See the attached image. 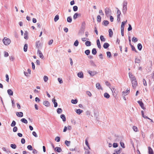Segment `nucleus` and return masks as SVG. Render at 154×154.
<instances>
[{
  "mask_svg": "<svg viewBox=\"0 0 154 154\" xmlns=\"http://www.w3.org/2000/svg\"><path fill=\"white\" fill-rule=\"evenodd\" d=\"M3 42L4 44L5 45H9L11 42L10 39L6 37L4 38L3 40Z\"/></svg>",
  "mask_w": 154,
  "mask_h": 154,
  "instance_id": "f257e3e1",
  "label": "nucleus"
},
{
  "mask_svg": "<svg viewBox=\"0 0 154 154\" xmlns=\"http://www.w3.org/2000/svg\"><path fill=\"white\" fill-rule=\"evenodd\" d=\"M132 86L134 89H135L137 85V83L136 79L131 81Z\"/></svg>",
  "mask_w": 154,
  "mask_h": 154,
  "instance_id": "f03ea898",
  "label": "nucleus"
},
{
  "mask_svg": "<svg viewBox=\"0 0 154 154\" xmlns=\"http://www.w3.org/2000/svg\"><path fill=\"white\" fill-rule=\"evenodd\" d=\"M112 93H113V95L114 97H116L118 93V92L115 88H112L111 89Z\"/></svg>",
  "mask_w": 154,
  "mask_h": 154,
  "instance_id": "7ed1b4c3",
  "label": "nucleus"
},
{
  "mask_svg": "<svg viewBox=\"0 0 154 154\" xmlns=\"http://www.w3.org/2000/svg\"><path fill=\"white\" fill-rule=\"evenodd\" d=\"M105 11L106 15L107 16L109 15L110 14V13L111 12V11L110 9L108 8H106L105 9Z\"/></svg>",
  "mask_w": 154,
  "mask_h": 154,
  "instance_id": "20e7f679",
  "label": "nucleus"
},
{
  "mask_svg": "<svg viewBox=\"0 0 154 154\" xmlns=\"http://www.w3.org/2000/svg\"><path fill=\"white\" fill-rule=\"evenodd\" d=\"M128 74L129 78L131 81L133 80H134L136 79L135 76L133 75L132 73L129 72Z\"/></svg>",
  "mask_w": 154,
  "mask_h": 154,
  "instance_id": "39448f33",
  "label": "nucleus"
},
{
  "mask_svg": "<svg viewBox=\"0 0 154 154\" xmlns=\"http://www.w3.org/2000/svg\"><path fill=\"white\" fill-rule=\"evenodd\" d=\"M37 54L39 55V57L40 58L42 59H43L44 58V56L39 49H38L37 50Z\"/></svg>",
  "mask_w": 154,
  "mask_h": 154,
  "instance_id": "423d86ee",
  "label": "nucleus"
},
{
  "mask_svg": "<svg viewBox=\"0 0 154 154\" xmlns=\"http://www.w3.org/2000/svg\"><path fill=\"white\" fill-rule=\"evenodd\" d=\"M137 103L142 109H145V108L144 106V104L141 101L139 100L137 101Z\"/></svg>",
  "mask_w": 154,
  "mask_h": 154,
  "instance_id": "0eeeda50",
  "label": "nucleus"
},
{
  "mask_svg": "<svg viewBox=\"0 0 154 154\" xmlns=\"http://www.w3.org/2000/svg\"><path fill=\"white\" fill-rule=\"evenodd\" d=\"M88 73L90 74L91 76H92L94 75H96L97 73L95 71H88Z\"/></svg>",
  "mask_w": 154,
  "mask_h": 154,
  "instance_id": "6e6552de",
  "label": "nucleus"
},
{
  "mask_svg": "<svg viewBox=\"0 0 154 154\" xmlns=\"http://www.w3.org/2000/svg\"><path fill=\"white\" fill-rule=\"evenodd\" d=\"M35 46L38 49H39L40 47L41 46V43L40 42V41H37L35 43Z\"/></svg>",
  "mask_w": 154,
  "mask_h": 154,
  "instance_id": "1a4fd4ad",
  "label": "nucleus"
},
{
  "mask_svg": "<svg viewBox=\"0 0 154 154\" xmlns=\"http://www.w3.org/2000/svg\"><path fill=\"white\" fill-rule=\"evenodd\" d=\"M52 101L54 104V107H56L57 106V103L56 102V100L54 98L52 99Z\"/></svg>",
  "mask_w": 154,
  "mask_h": 154,
  "instance_id": "9d476101",
  "label": "nucleus"
},
{
  "mask_svg": "<svg viewBox=\"0 0 154 154\" xmlns=\"http://www.w3.org/2000/svg\"><path fill=\"white\" fill-rule=\"evenodd\" d=\"M16 114L17 116L20 117H21L23 116V114L22 112H17Z\"/></svg>",
  "mask_w": 154,
  "mask_h": 154,
  "instance_id": "9b49d317",
  "label": "nucleus"
},
{
  "mask_svg": "<svg viewBox=\"0 0 154 154\" xmlns=\"http://www.w3.org/2000/svg\"><path fill=\"white\" fill-rule=\"evenodd\" d=\"M43 104L46 106H49L50 105V103L49 102L47 101H45L43 102Z\"/></svg>",
  "mask_w": 154,
  "mask_h": 154,
  "instance_id": "f8f14e48",
  "label": "nucleus"
},
{
  "mask_svg": "<svg viewBox=\"0 0 154 154\" xmlns=\"http://www.w3.org/2000/svg\"><path fill=\"white\" fill-rule=\"evenodd\" d=\"M127 10V6H123V9L122 10V12L124 14H125L126 13V11Z\"/></svg>",
  "mask_w": 154,
  "mask_h": 154,
  "instance_id": "ddd939ff",
  "label": "nucleus"
},
{
  "mask_svg": "<svg viewBox=\"0 0 154 154\" xmlns=\"http://www.w3.org/2000/svg\"><path fill=\"white\" fill-rule=\"evenodd\" d=\"M78 76L79 77L81 78H83L84 77L83 72H81L78 73Z\"/></svg>",
  "mask_w": 154,
  "mask_h": 154,
  "instance_id": "4468645a",
  "label": "nucleus"
},
{
  "mask_svg": "<svg viewBox=\"0 0 154 154\" xmlns=\"http://www.w3.org/2000/svg\"><path fill=\"white\" fill-rule=\"evenodd\" d=\"M7 92L9 95L12 96L13 95V92L11 89H8L7 90Z\"/></svg>",
  "mask_w": 154,
  "mask_h": 154,
  "instance_id": "2eb2a0df",
  "label": "nucleus"
},
{
  "mask_svg": "<svg viewBox=\"0 0 154 154\" xmlns=\"http://www.w3.org/2000/svg\"><path fill=\"white\" fill-rule=\"evenodd\" d=\"M96 87L98 89H102V88L100 84L99 83H97L96 84Z\"/></svg>",
  "mask_w": 154,
  "mask_h": 154,
  "instance_id": "dca6fc26",
  "label": "nucleus"
},
{
  "mask_svg": "<svg viewBox=\"0 0 154 154\" xmlns=\"http://www.w3.org/2000/svg\"><path fill=\"white\" fill-rule=\"evenodd\" d=\"M130 92V89H129L128 90V89H127V90H126L125 91H123L122 92V95L123 96H125L126 95L125 94L126 93L128 94Z\"/></svg>",
  "mask_w": 154,
  "mask_h": 154,
  "instance_id": "f3484780",
  "label": "nucleus"
},
{
  "mask_svg": "<svg viewBox=\"0 0 154 154\" xmlns=\"http://www.w3.org/2000/svg\"><path fill=\"white\" fill-rule=\"evenodd\" d=\"M55 150L58 152H60L62 151V149L61 148L58 147H56L55 149Z\"/></svg>",
  "mask_w": 154,
  "mask_h": 154,
  "instance_id": "a211bd4d",
  "label": "nucleus"
},
{
  "mask_svg": "<svg viewBox=\"0 0 154 154\" xmlns=\"http://www.w3.org/2000/svg\"><path fill=\"white\" fill-rule=\"evenodd\" d=\"M148 150L149 154H153V150L151 147H148Z\"/></svg>",
  "mask_w": 154,
  "mask_h": 154,
  "instance_id": "6ab92c4d",
  "label": "nucleus"
},
{
  "mask_svg": "<svg viewBox=\"0 0 154 154\" xmlns=\"http://www.w3.org/2000/svg\"><path fill=\"white\" fill-rule=\"evenodd\" d=\"M60 118L62 119L63 122H65L66 121V118L64 114H62L60 116Z\"/></svg>",
  "mask_w": 154,
  "mask_h": 154,
  "instance_id": "aec40b11",
  "label": "nucleus"
},
{
  "mask_svg": "<svg viewBox=\"0 0 154 154\" xmlns=\"http://www.w3.org/2000/svg\"><path fill=\"white\" fill-rule=\"evenodd\" d=\"M109 36L110 37H112L113 35V32L111 29H109Z\"/></svg>",
  "mask_w": 154,
  "mask_h": 154,
  "instance_id": "412c9836",
  "label": "nucleus"
},
{
  "mask_svg": "<svg viewBox=\"0 0 154 154\" xmlns=\"http://www.w3.org/2000/svg\"><path fill=\"white\" fill-rule=\"evenodd\" d=\"M109 46V45L108 43H105L103 44V47L105 49H106Z\"/></svg>",
  "mask_w": 154,
  "mask_h": 154,
  "instance_id": "4be33fe9",
  "label": "nucleus"
},
{
  "mask_svg": "<svg viewBox=\"0 0 154 154\" xmlns=\"http://www.w3.org/2000/svg\"><path fill=\"white\" fill-rule=\"evenodd\" d=\"M97 43L98 48H101V46L100 45V40L99 39L97 40Z\"/></svg>",
  "mask_w": 154,
  "mask_h": 154,
  "instance_id": "5701e85b",
  "label": "nucleus"
},
{
  "mask_svg": "<svg viewBox=\"0 0 154 154\" xmlns=\"http://www.w3.org/2000/svg\"><path fill=\"white\" fill-rule=\"evenodd\" d=\"M142 46L141 44L139 43L138 44L137 48L139 50L141 51L142 49Z\"/></svg>",
  "mask_w": 154,
  "mask_h": 154,
  "instance_id": "b1692460",
  "label": "nucleus"
},
{
  "mask_svg": "<svg viewBox=\"0 0 154 154\" xmlns=\"http://www.w3.org/2000/svg\"><path fill=\"white\" fill-rule=\"evenodd\" d=\"M20 121L21 122L27 124L28 123L27 121L25 118L22 119Z\"/></svg>",
  "mask_w": 154,
  "mask_h": 154,
  "instance_id": "393cba45",
  "label": "nucleus"
},
{
  "mask_svg": "<svg viewBox=\"0 0 154 154\" xmlns=\"http://www.w3.org/2000/svg\"><path fill=\"white\" fill-rule=\"evenodd\" d=\"M85 45L87 46H90L91 45V43L90 42L88 41L85 42Z\"/></svg>",
  "mask_w": 154,
  "mask_h": 154,
  "instance_id": "a878e982",
  "label": "nucleus"
},
{
  "mask_svg": "<svg viewBox=\"0 0 154 154\" xmlns=\"http://www.w3.org/2000/svg\"><path fill=\"white\" fill-rule=\"evenodd\" d=\"M82 112L83 110L80 109H76V112L79 114H80Z\"/></svg>",
  "mask_w": 154,
  "mask_h": 154,
  "instance_id": "bb28decb",
  "label": "nucleus"
},
{
  "mask_svg": "<svg viewBox=\"0 0 154 154\" xmlns=\"http://www.w3.org/2000/svg\"><path fill=\"white\" fill-rule=\"evenodd\" d=\"M27 48H28V45L26 44H25L24 45V48H23L24 51L25 52H26L27 51Z\"/></svg>",
  "mask_w": 154,
  "mask_h": 154,
  "instance_id": "cd10ccee",
  "label": "nucleus"
},
{
  "mask_svg": "<svg viewBox=\"0 0 154 154\" xmlns=\"http://www.w3.org/2000/svg\"><path fill=\"white\" fill-rule=\"evenodd\" d=\"M97 53V51L96 49L95 48H93L92 51V54L94 55H95Z\"/></svg>",
  "mask_w": 154,
  "mask_h": 154,
  "instance_id": "c85d7f7f",
  "label": "nucleus"
},
{
  "mask_svg": "<svg viewBox=\"0 0 154 154\" xmlns=\"http://www.w3.org/2000/svg\"><path fill=\"white\" fill-rule=\"evenodd\" d=\"M109 23V22L107 20H104L103 22V24L105 26H107Z\"/></svg>",
  "mask_w": 154,
  "mask_h": 154,
  "instance_id": "c756f323",
  "label": "nucleus"
},
{
  "mask_svg": "<svg viewBox=\"0 0 154 154\" xmlns=\"http://www.w3.org/2000/svg\"><path fill=\"white\" fill-rule=\"evenodd\" d=\"M100 39L101 40V41H102V42H104L105 41H106V39L104 37V36L102 35H101L100 36Z\"/></svg>",
  "mask_w": 154,
  "mask_h": 154,
  "instance_id": "7c9ffc66",
  "label": "nucleus"
},
{
  "mask_svg": "<svg viewBox=\"0 0 154 154\" xmlns=\"http://www.w3.org/2000/svg\"><path fill=\"white\" fill-rule=\"evenodd\" d=\"M65 144L67 146H69L70 144V141L66 140L65 142Z\"/></svg>",
  "mask_w": 154,
  "mask_h": 154,
  "instance_id": "2f4dec72",
  "label": "nucleus"
},
{
  "mask_svg": "<svg viewBox=\"0 0 154 154\" xmlns=\"http://www.w3.org/2000/svg\"><path fill=\"white\" fill-rule=\"evenodd\" d=\"M80 15V14H79L77 13H75V14L74 15H73V18L74 19H75L79 15Z\"/></svg>",
  "mask_w": 154,
  "mask_h": 154,
  "instance_id": "473e14b6",
  "label": "nucleus"
},
{
  "mask_svg": "<svg viewBox=\"0 0 154 154\" xmlns=\"http://www.w3.org/2000/svg\"><path fill=\"white\" fill-rule=\"evenodd\" d=\"M104 97L106 98H109L110 97V95L108 93H105L104 94Z\"/></svg>",
  "mask_w": 154,
  "mask_h": 154,
  "instance_id": "72a5a7b5",
  "label": "nucleus"
},
{
  "mask_svg": "<svg viewBox=\"0 0 154 154\" xmlns=\"http://www.w3.org/2000/svg\"><path fill=\"white\" fill-rule=\"evenodd\" d=\"M59 19V17L58 15H57L54 18V21L55 22H57Z\"/></svg>",
  "mask_w": 154,
  "mask_h": 154,
  "instance_id": "f704fd0d",
  "label": "nucleus"
},
{
  "mask_svg": "<svg viewBox=\"0 0 154 154\" xmlns=\"http://www.w3.org/2000/svg\"><path fill=\"white\" fill-rule=\"evenodd\" d=\"M62 112V110L61 108H58L57 109V112L58 114H60Z\"/></svg>",
  "mask_w": 154,
  "mask_h": 154,
  "instance_id": "c9c22d12",
  "label": "nucleus"
},
{
  "mask_svg": "<svg viewBox=\"0 0 154 154\" xmlns=\"http://www.w3.org/2000/svg\"><path fill=\"white\" fill-rule=\"evenodd\" d=\"M67 21L68 22L71 23L72 21V18L71 17H68L67 18Z\"/></svg>",
  "mask_w": 154,
  "mask_h": 154,
  "instance_id": "e433bc0d",
  "label": "nucleus"
},
{
  "mask_svg": "<svg viewBox=\"0 0 154 154\" xmlns=\"http://www.w3.org/2000/svg\"><path fill=\"white\" fill-rule=\"evenodd\" d=\"M85 144L88 146V149H91V148L89 146L88 140L87 139H86V140H85Z\"/></svg>",
  "mask_w": 154,
  "mask_h": 154,
  "instance_id": "4c0bfd02",
  "label": "nucleus"
},
{
  "mask_svg": "<svg viewBox=\"0 0 154 154\" xmlns=\"http://www.w3.org/2000/svg\"><path fill=\"white\" fill-rule=\"evenodd\" d=\"M71 102L72 103L75 104L77 103L78 100L76 99L75 100H72L71 101Z\"/></svg>",
  "mask_w": 154,
  "mask_h": 154,
  "instance_id": "58836bf2",
  "label": "nucleus"
},
{
  "mask_svg": "<svg viewBox=\"0 0 154 154\" xmlns=\"http://www.w3.org/2000/svg\"><path fill=\"white\" fill-rule=\"evenodd\" d=\"M97 21L99 22H100L101 21V17L100 15H98L97 17Z\"/></svg>",
  "mask_w": 154,
  "mask_h": 154,
  "instance_id": "ea45409f",
  "label": "nucleus"
},
{
  "mask_svg": "<svg viewBox=\"0 0 154 154\" xmlns=\"http://www.w3.org/2000/svg\"><path fill=\"white\" fill-rule=\"evenodd\" d=\"M79 42L77 40H76L74 43V45L76 47L77 46L79 45Z\"/></svg>",
  "mask_w": 154,
  "mask_h": 154,
  "instance_id": "a19ab883",
  "label": "nucleus"
},
{
  "mask_svg": "<svg viewBox=\"0 0 154 154\" xmlns=\"http://www.w3.org/2000/svg\"><path fill=\"white\" fill-rule=\"evenodd\" d=\"M133 130L135 132H137L138 131V129L135 126H134L133 127Z\"/></svg>",
  "mask_w": 154,
  "mask_h": 154,
  "instance_id": "79ce46f5",
  "label": "nucleus"
},
{
  "mask_svg": "<svg viewBox=\"0 0 154 154\" xmlns=\"http://www.w3.org/2000/svg\"><path fill=\"white\" fill-rule=\"evenodd\" d=\"M132 40L133 42H136L137 41L138 39L137 38L135 37H133L132 38Z\"/></svg>",
  "mask_w": 154,
  "mask_h": 154,
  "instance_id": "37998d69",
  "label": "nucleus"
},
{
  "mask_svg": "<svg viewBox=\"0 0 154 154\" xmlns=\"http://www.w3.org/2000/svg\"><path fill=\"white\" fill-rule=\"evenodd\" d=\"M140 60L138 58H136L135 59V63H140Z\"/></svg>",
  "mask_w": 154,
  "mask_h": 154,
  "instance_id": "c03bdc74",
  "label": "nucleus"
},
{
  "mask_svg": "<svg viewBox=\"0 0 154 154\" xmlns=\"http://www.w3.org/2000/svg\"><path fill=\"white\" fill-rule=\"evenodd\" d=\"M131 48L132 50L133 51H134L135 52L137 53V51L136 50L135 47L131 45Z\"/></svg>",
  "mask_w": 154,
  "mask_h": 154,
  "instance_id": "a18cd8bd",
  "label": "nucleus"
},
{
  "mask_svg": "<svg viewBox=\"0 0 154 154\" xmlns=\"http://www.w3.org/2000/svg\"><path fill=\"white\" fill-rule=\"evenodd\" d=\"M11 147L13 149H15L17 147V146L15 144H11Z\"/></svg>",
  "mask_w": 154,
  "mask_h": 154,
  "instance_id": "49530a36",
  "label": "nucleus"
},
{
  "mask_svg": "<svg viewBox=\"0 0 154 154\" xmlns=\"http://www.w3.org/2000/svg\"><path fill=\"white\" fill-rule=\"evenodd\" d=\"M106 54L107 57L109 58H110L111 56V52L109 51H108L106 52Z\"/></svg>",
  "mask_w": 154,
  "mask_h": 154,
  "instance_id": "de8ad7c7",
  "label": "nucleus"
},
{
  "mask_svg": "<svg viewBox=\"0 0 154 154\" xmlns=\"http://www.w3.org/2000/svg\"><path fill=\"white\" fill-rule=\"evenodd\" d=\"M48 77L46 75L44 76V80L45 82H47V81L48 80Z\"/></svg>",
  "mask_w": 154,
  "mask_h": 154,
  "instance_id": "09e8293b",
  "label": "nucleus"
},
{
  "mask_svg": "<svg viewBox=\"0 0 154 154\" xmlns=\"http://www.w3.org/2000/svg\"><path fill=\"white\" fill-rule=\"evenodd\" d=\"M27 148L29 150H33L32 147L31 145L28 146H27Z\"/></svg>",
  "mask_w": 154,
  "mask_h": 154,
  "instance_id": "8fccbe9b",
  "label": "nucleus"
},
{
  "mask_svg": "<svg viewBox=\"0 0 154 154\" xmlns=\"http://www.w3.org/2000/svg\"><path fill=\"white\" fill-rule=\"evenodd\" d=\"M85 53L87 55H88L90 53V51L89 50H87L85 51Z\"/></svg>",
  "mask_w": 154,
  "mask_h": 154,
  "instance_id": "3c124183",
  "label": "nucleus"
},
{
  "mask_svg": "<svg viewBox=\"0 0 154 154\" xmlns=\"http://www.w3.org/2000/svg\"><path fill=\"white\" fill-rule=\"evenodd\" d=\"M55 141H56L57 142H59L60 140V138L59 137H56L55 139Z\"/></svg>",
  "mask_w": 154,
  "mask_h": 154,
  "instance_id": "603ef678",
  "label": "nucleus"
},
{
  "mask_svg": "<svg viewBox=\"0 0 154 154\" xmlns=\"http://www.w3.org/2000/svg\"><path fill=\"white\" fill-rule=\"evenodd\" d=\"M16 124V122L14 121H13L12 122V123L11 124V127L14 126Z\"/></svg>",
  "mask_w": 154,
  "mask_h": 154,
  "instance_id": "864d4df0",
  "label": "nucleus"
},
{
  "mask_svg": "<svg viewBox=\"0 0 154 154\" xmlns=\"http://www.w3.org/2000/svg\"><path fill=\"white\" fill-rule=\"evenodd\" d=\"M5 77H6V81L7 82H9V76H8V75L6 74L5 75Z\"/></svg>",
  "mask_w": 154,
  "mask_h": 154,
  "instance_id": "5fc2aeb1",
  "label": "nucleus"
},
{
  "mask_svg": "<svg viewBox=\"0 0 154 154\" xmlns=\"http://www.w3.org/2000/svg\"><path fill=\"white\" fill-rule=\"evenodd\" d=\"M78 7L76 6H75L73 7V10L74 11H76L78 10Z\"/></svg>",
  "mask_w": 154,
  "mask_h": 154,
  "instance_id": "6e6d98bb",
  "label": "nucleus"
},
{
  "mask_svg": "<svg viewBox=\"0 0 154 154\" xmlns=\"http://www.w3.org/2000/svg\"><path fill=\"white\" fill-rule=\"evenodd\" d=\"M129 27L128 28V31H130L132 29V28L131 24H129Z\"/></svg>",
  "mask_w": 154,
  "mask_h": 154,
  "instance_id": "4d7b16f0",
  "label": "nucleus"
},
{
  "mask_svg": "<svg viewBox=\"0 0 154 154\" xmlns=\"http://www.w3.org/2000/svg\"><path fill=\"white\" fill-rule=\"evenodd\" d=\"M113 146L114 148H116L118 146V144L117 143H114L113 144Z\"/></svg>",
  "mask_w": 154,
  "mask_h": 154,
  "instance_id": "13d9d810",
  "label": "nucleus"
},
{
  "mask_svg": "<svg viewBox=\"0 0 154 154\" xmlns=\"http://www.w3.org/2000/svg\"><path fill=\"white\" fill-rule=\"evenodd\" d=\"M120 144L122 147L123 148H125V144L123 143L120 142Z\"/></svg>",
  "mask_w": 154,
  "mask_h": 154,
  "instance_id": "bf43d9fd",
  "label": "nucleus"
},
{
  "mask_svg": "<svg viewBox=\"0 0 154 154\" xmlns=\"http://www.w3.org/2000/svg\"><path fill=\"white\" fill-rule=\"evenodd\" d=\"M86 93L90 97L92 95L91 93L89 91H87L86 92Z\"/></svg>",
  "mask_w": 154,
  "mask_h": 154,
  "instance_id": "052dcab7",
  "label": "nucleus"
},
{
  "mask_svg": "<svg viewBox=\"0 0 154 154\" xmlns=\"http://www.w3.org/2000/svg\"><path fill=\"white\" fill-rule=\"evenodd\" d=\"M58 80L60 84H61L63 82V81L61 79H60V78H58Z\"/></svg>",
  "mask_w": 154,
  "mask_h": 154,
  "instance_id": "680f3d73",
  "label": "nucleus"
},
{
  "mask_svg": "<svg viewBox=\"0 0 154 154\" xmlns=\"http://www.w3.org/2000/svg\"><path fill=\"white\" fill-rule=\"evenodd\" d=\"M17 127L15 126L14 127L13 129V131L14 132H16L17 131Z\"/></svg>",
  "mask_w": 154,
  "mask_h": 154,
  "instance_id": "e2e57ef3",
  "label": "nucleus"
},
{
  "mask_svg": "<svg viewBox=\"0 0 154 154\" xmlns=\"http://www.w3.org/2000/svg\"><path fill=\"white\" fill-rule=\"evenodd\" d=\"M32 135L34 136L35 137H38V135L36 133L35 131H33L32 133Z\"/></svg>",
  "mask_w": 154,
  "mask_h": 154,
  "instance_id": "0e129e2a",
  "label": "nucleus"
},
{
  "mask_svg": "<svg viewBox=\"0 0 154 154\" xmlns=\"http://www.w3.org/2000/svg\"><path fill=\"white\" fill-rule=\"evenodd\" d=\"M21 143L22 144H23L25 143V139L24 138H22L21 139Z\"/></svg>",
  "mask_w": 154,
  "mask_h": 154,
  "instance_id": "69168bd1",
  "label": "nucleus"
},
{
  "mask_svg": "<svg viewBox=\"0 0 154 154\" xmlns=\"http://www.w3.org/2000/svg\"><path fill=\"white\" fill-rule=\"evenodd\" d=\"M105 84L108 87H109L111 85L110 84L108 81L105 82Z\"/></svg>",
  "mask_w": 154,
  "mask_h": 154,
  "instance_id": "338daca9",
  "label": "nucleus"
},
{
  "mask_svg": "<svg viewBox=\"0 0 154 154\" xmlns=\"http://www.w3.org/2000/svg\"><path fill=\"white\" fill-rule=\"evenodd\" d=\"M121 152V149H120L116 152V154H119Z\"/></svg>",
  "mask_w": 154,
  "mask_h": 154,
  "instance_id": "774afa93",
  "label": "nucleus"
}]
</instances>
